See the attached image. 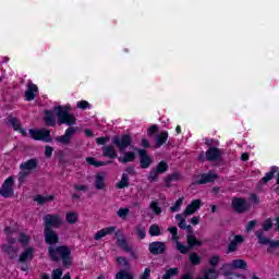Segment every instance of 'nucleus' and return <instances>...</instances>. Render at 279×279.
I'll use <instances>...</instances> for the list:
<instances>
[{"mask_svg":"<svg viewBox=\"0 0 279 279\" xmlns=\"http://www.w3.org/2000/svg\"><path fill=\"white\" fill-rule=\"evenodd\" d=\"M180 180V174L174 173V174H170L166 178L165 182H166V186H171L172 182H175Z\"/></svg>","mask_w":279,"mask_h":279,"instance_id":"a19ab883","label":"nucleus"},{"mask_svg":"<svg viewBox=\"0 0 279 279\" xmlns=\"http://www.w3.org/2000/svg\"><path fill=\"white\" fill-rule=\"evenodd\" d=\"M38 167V162L35 159H31L21 165V169L23 172L20 173V180H25L27 175H29L31 171H34Z\"/></svg>","mask_w":279,"mask_h":279,"instance_id":"1a4fd4ad","label":"nucleus"},{"mask_svg":"<svg viewBox=\"0 0 279 279\" xmlns=\"http://www.w3.org/2000/svg\"><path fill=\"white\" fill-rule=\"evenodd\" d=\"M34 258V247L29 246L22 252L20 255V263H25L27 260H32Z\"/></svg>","mask_w":279,"mask_h":279,"instance_id":"5701e85b","label":"nucleus"},{"mask_svg":"<svg viewBox=\"0 0 279 279\" xmlns=\"http://www.w3.org/2000/svg\"><path fill=\"white\" fill-rule=\"evenodd\" d=\"M169 138V133L167 132H161L157 137H156V143L158 147H161V145H165L167 143V140Z\"/></svg>","mask_w":279,"mask_h":279,"instance_id":"7c9ffc66","label":"nucleus"},{"mask_svg":"<svg viewBox=\"0 0 279 279\" xmlns=\"http://www.w3.org/2000/svg\"><path fill=\"white\" fill-rule=\"evenodd\" d=\"M46 125H56V117L53 116V112L46 111L44 117Z\"/></svg>","mask_w":279,"mask_h":279,"instance_id":"c756f323","label":"nucleus"},{"mask_svg":"<svg viewBox=\"0 0 279 279\" xmlns=\"http://www.w3.org/2000/svg\"><path fill=\"white\" fill-rule=\"evenodd\" d=\"M113 232H117V227H107L96 232L94 239L95 241H101L104 236H108V234H113Z\"/></svg>","mask_w":279,"mask_h":279,"instance_id":"a211bd4d","label":"nucleus"},{"mask_svg":"<svg viewBox=\"0 0 279 279\" xmlns=\"http://www.w3.org/2000/svg\"><path fill=\"white\" fill-rule=\"evenodd\" d=\"M278 173V167L274 166L270 171L268 173H266V175L264 178H262V182L264 184H267V182H269V180L274 179V174Z\"/></svg>","mask_w":279,"mask_h":279,"instance_id":"2f4dec72","label":"nucleus"},{"mask_svg":"<svg viewBox=\"0 0 279 279\" xmlns=\"http://www.w3.org/2000/svg\"><path fill=\"white\" fill-rule=\"evenodd\" d=\"M205 279H217V268H209L205 271Z\"/></svg>","mask_w":279,"mask_h":279,"instance_id":"79ce46f5","label":"nucleus"},{"mask_svg":"<svg viewBox=\"0 0 279 279\" xmlns=\"http://www.w3.org/2000/svg\"><path fill=\"white\" fill-rule=\"evenodd\" d=\"M136 158V153L134 151H125L123 154V156H120L119 157V162H122V163H128V162H133V160H135Z\"/></svg>","mask_w":279,"mask_h":279,"instance_id":"b1692460","label":"nucleus"},{"mask_svg":"<svg viewBox=\"0 0 279 279\" xmlns=\"http://www.w3.org/2000/svg\"><path fill=\"white\" fill-rule=\"evenodd\" d=\"M149 208L153 210L154 215L162 214V207H160V204H158L156 201L150 202Z\"/></svg>","mask_w":279,"mask_h":279,"instance_id":"72a5a7b5","label":"nucleus"},{"mask_svg":"<svg viewBox=\"0 0 279 279\" xmlns=\"http://www.w3.org/2000/svg\"><path fill=\"white\" fill-rule=\"evenodd\" d=\"M179 228H181V230H191V226H186V219L181 220V222H179Z\"/></svg>","mask_w":279,"mask_h":279,"instance_id":"052dcab7","label":"nucleus"},{"mask_svg":"<svg viewBox=\"0 0 279 279\" xmlns=\"http://www.w3.org/2000/svg\"><path fill=\"white\" fill-rule=\"evenodd\" d=\"M182 204H184V197L179 198L173 206L170 207V213H178L180 208H182Z\"/></svg>","mask_w":279,"mask_h":279,"instance_id":"4c0bfd02","label":"nucleus"},{"mask_svg":"<svg viewBox=\"0 0 279 279\" xmlns=\"http://www.w3.org/2000/svg\"><path fill=\"white\" fill-rule=\"evenodd\" d=\"M0 195L5 198L14 197V177L5 179L0 187Z\"/></svg>","mask_w":279,"mask_h":279,"instance_id":"39448f33","label":"nucleus"},{"mask_svg":"<svg viewBox=\"0 0 279 279\" xmlns=\"http://www.w3.org/2000/svg\"><path fill=\"white\" fill-rule=\"evenodd\" d=\"M76 108H80L81 110H86V108H90V104L86 100H81L76 104Z\"/></svg>","mask_w":279,"mask_h":279,"instance_id":"864d4df0","label":"nucleus"},{"mask_svg":"<svg viewBox=\"0 0 279 279\" xmlns=\"http://www.w3.org/2000/svg\"><path fill=\"white\" fill-rule=\"evenodd\" d=\"M112 143L119 151H125L132 145V137L130 135L114 136Z\"/></svg>","mask_w":279,"mask_h":279,"instance_id":"0eeeda50","label":"nucleus"},{"mask_svg":"<svg viewBox=\"0 0 279 279\" xmlns=\"http://www.w3.org/2000/svg\"><path fill=\"white\" fill-rule=\"evenodd\" d=\"M52 154H53V147L47 146L45 151L46 158H51Z\"/></svg>","mask_w":279,"mask_h":279,"instance_id":"bf43d9fd","label":"nucleus"},{"mask_svg":"<svg viewBox=\"0 0 279 279\" xmlns=\"http://www.w3.org/2000/svg\"><path fill=\"white\" fill-rule=\"evenodd\" d=\"M187 243L190 247H193L195 245H202V242H199L198 239L193 233L187 234Z\"/></svg>","mask_w":279,"mask_h":279,"instance_id":"f704fd0d","label":"nucleus"},{"mask_svg":"<svg viewBox=\"0 0 279 279\" xmlns=\"http://www.w3.org/2000/svg\"><path fill=\"white\" fill-rule=\"evenodd\" d=\"M102 156L111 159L117 158V149L114 148V146H105L102 148Z\"/></svg>","mask_w":279,"mask_h":279,"instance_id":"a878e982","label":"nucleus"},{"mask_svg":"<svg viewBox=\"0 0 279 279\" xmlns=\"http://www.w3.org/2000/svg\"><path fill=\"white\" fill-rule=\"evenodd\" d=\"M75 191H83L84 193H86V191H88V185H84V184H77L74 185Z\"/></svg>","mask_w":279,"mask_h":279,"instance_id":"13d9d810","label":"nucleus"},{"mask_svg":"<svg viewBox=\"0 0 279 279\" xmlns=\"http://www.w3.org/2000/svg\"><path fill=\"white\" fill-rule=\"evenodd\" d=\"M202 208V199H195L183 211V217H191V215H195L196 211Z\"/></svg>","mask_w":279,"mask_h":279,"instance_id":"f8f14e48","label":"nucleus"},{"mask_svg":"<svg viewBox=\"0 0 279 279\" xmlns=\"http://www.w3.org/2000/svg\"><path fill=\"white\" fill-rule=\"evenodd\" d=\"M108 141H110L108 137H98V138L96 140V143H97L98 145H106V143H108Z\"/></svg>","mask_w":279,"mask_h":279,"instance_id":"680f3d73","label":"nucleus"},{"mask_svg":"<svg viewBox=\"0 0 279 279\" xmlns=\"http://www.w3.org/2000/svg\"><path fill=\"white\" fill-rule=\"evenodd\" d=\"M255 227H256V221H254V220L250 221L246 226V232L254 230Z\"/></svg>","mask_w":279,"mask_h":279,"instance_id":"0e129e2a","label":"nucleus"},{"mask_svg":"<svg viewBox=\"0 0 279 279\" xmlns=\"http://www.w3.org/2000/svg\"><path fill=\"white\" fill-rule=\"evenodd\" d=\"M62 278V269L57 268L52 271V279H60Z\"/></svg>","mask_w":279,"mask_h":279,"instance_id":"5fc2aeb1","label":"nucleus"},{"mask_svg":"<svg viewBox=\"0 0 279 279\" xmlns=\"http://www.w3.org/2000/svg\"><path fill=\"white\" fill-rule=\"evenodd\" d=\"M205 156H206V160H209V161L219 160L221 156V151H219V149L215 147H211L206 151Z\"/></svg>","mask_w":279,"mask_h":279,"instance_id":"4be33fe9","label":"nucleus"},{"mask_svg":"<svg viewBox=\"0 0 279 279\" xmlns=\"http://www.w3.org/2000/svg\"><path fill=\"white\" fill-rule=\"evenodd\" d=\"M229 279H247V278H245V276L243 275L233 274V275H230Z\"/></svg>","mask_w":279,"mask_h":279,"instance_id":"69168bd1","label":"nucleus"},{"mask_svg":"<svg viewBox=\"0 0 279 279\" xmlns=\"http://www.w3.org/2000/svg\"><path fill=\"white\" fill-rule=\"evenodd\" d=\"M116 279H134V274L123 269L117 272Z\"/></svg>","mask_w":279,"mask_h":279,"instance_id":"473e14b6","label":"nucleus"},{"mask_svg":"<svg viewBox=\"0 0 279 279\" xmlns=\"http://www.w3.org/2000/svg\"><path fill=\"white\" fill-rule=\"evenodd\" d=\"M128 186H130V177L123 173L120 182L117 183V189H125Z\"/></svg>","mask_w":279,"mask_h":279,"instance_id":"c85d7f7f","label":"nucleus"},{"mask_svg":"<svg viewBox=\"0 0 279 279\" xmlns=\"http://www.w3.org/2000/svg\"><path fill=\"white\" fill-rule=\"evenodd\" d=\"M69 107H54V112L59 123H64L65 125H75V117L69 113Z\"/></svg>","mask_w":279,"mask_h":279,"instance_id":"f03ea898","label":"nucleus"},{"mask_svg":"<svg viewBox=\"0 0 279 279\" xmlns=\"http://www.w3.org/2000/svg\"><path fill=\"white\" fill-rule=\"evenodd\" d=\"M158 131V126L157 125H153L148 129V134L151 135L154 134L155 132Z\"/></svg>","mask_w":279,"mask_h":279,"instance_id":"338daca9","label":"nucleus"},{"mask_svg":"<svg viewBox=\"0 0 279 279\" xmlns=\"http://www.w3.org/2000/svg\"><path fill=\"white\" fill-rule=\"evenodd\" d=\"M9 123L14 130H17L22 136H25V134H27V131H25V129H21V121H19V119L9 118Z\"/></svg>","mask_w":279,"mask_h":279,"instance_id":"393cba45","label":"nucleus"},{"mask_svg":"<svg viewBox=\"0 0 279 279\" xmlns=\"http://www.w3.org/2000/svg\"><path fill=\"white\" fill-rule=\"evenodd\" d=\"M80 219V214L75 211H69L65 214V221L70 225H74Z\"/></svg>","mask_w":279,"mask_h":279,"instance_id":"bb28decb","label":"nucleus"},{"mask_svg":"<svg viewBox=\"0 0 279 279\" xmlns=\"http://www.w3.org/2000/svg\"><path fill=\"white\" fill-rule=\"evenodd\" d=\"M199 221H202V218H201L199 216H194V217L191 219L192 226H197V225H199Z\"/></svg>","mask_w":279,"mask_h":279,"instance_id":"e2e57ef3","label":"nucleus"},{"mask_svg":"<svg viewBox=\"0 0 279 279\" xmlns=\"http://www.w3.org/2000/svg\"><path fill=\"white\" fill-rule=\"evenodd\" d=\"M53 199H56V196L53 195H49V196H43V195H37L35 196V202H37V204H48V202H53Z\"/></svg>","mask_w":279,"mask_h":279,"instance_id":"cd10ccee","label":"nucleus"},{"mask_svg":"<svg viewBox=\"0 0 279 279\" xmlns=\"http://www.w3.org/2000/svg\"><path fill=\"white\" fill-rule=\"evenodd\" d=\"M37 94H38V86H36V84L34 83H29L25 92L26 101H34L36 99Z\"/></svg>","mask_w":279,"mask_h":279,"instance_id":"f3484780","label":"nucleus"},{"mask_svg":"<svg viewBox=\"0 0 279 279\" xmlns=\"http://www.w3.org/2000/svg\"><path fill=\"white\" fill-rule=\"evenodd\" d=\"M245 239H243L242 235H235L234 239L229 243L228 254L236 252V250H239V245H241V243H243Z\"/></svg>","mask_w":279,"mask_h":279,"instance_id":"6ab92c4d","label":"nucleus"},{"mask_svg":"<svg viewBox=\"0 0 279 279\" xmlns=\"http://www.w3.org/2000/svg\"><path fill=\"white\" fill-rule=\"evenodd\" d=\"M2 252L8 254L10 258H16V254H19V245L16 244V239L9 238L7 244L1 245Z\"/></svg>","mask_w":279,"mask_h":279,"instance_id":"7ed1b4c3","label":"nucleus"},{"mask_svg":"<svg viewBox=\"0 0 279 279\" xmlns=\"http://www.w3.org/2000/svg\"><path fill=\"white\" fill-rule=\"evenodd\" d=\"M178 274H180V270L178 268H170L162 276V279H171L173 278V276H178Z\"/></svg>","mask_w":279,"mask_h":279,"instance_id":"c9c22d12","label":"nucleus"},{"mask_svg":"<svg viewBox=\"0 0 279 279\" xmlns=\"http://www.w3.org/2000/svg\"><path fill=\"white\" fill-rule=\"evenodd\" d=\"M31 240H32V239L29 238V235H27V234H25V233H22V234H20V236H19V242H20L21 245H23V246L28 245Z\"/></svg>","mask_w":279,"mask_h":279,"instance_id":"09e8293b","label":"nucleus"},{"mask_svg":"<svg viewBox=\"0 0 279 279\" xmlns=\"http://www.w3.org/2000/svg\"><path fill=\"white\" fill-rule=\"evenodd\" d=\"M167 169H169V166H167V162H165V161L159 162V165L156 168L157 172H159V173H165V171H167Z\"/></svg>","mask_w":279,"mask_h":279,"instance_id":"603ef678","label":"nucleus"},{"mask_svg":"<svg viewBox=\"0 0 279 279\" xmlns=\"http://www.w3.org/2000/svg\"><path fill=\"white\" fill-rule=\"evenodd\" d=\"M150 276H151V270L149 268H146L143 275L140 277V279H149Z\"/></svg>","mask_w":279,"mask_h":279,"instance_id":"4d7b16f0","label":"nucleus"},{"mask_svg":"<svg viewBox=\"0 0 279 279\" xmlns=\"http://www.w3.org/2000/svg\"><path fill=\"white\" fill-rule=\"evenodd\" d=\"M94 185L97 191L106 189V172H98L94 177Z\"/></svg>","mask_w":279,"mask_h":279,"instance_id":"4468645a","label":"nucleus"},{"mask_svg":"<svg viewBox=\"0 0 279 279\" xmlns=\"http://www.w3.org/2000/svg\"><path fill=\"white\" fill-rule=\"evenodd\" d=\"M136 234L138 239H145L147 236V231L145 230V227L138 225L136 228Z\"/></svg>","mask_w":279,"mask_h":279,"instance_id":"37998d69","label":"nucleus"},{"mask_svg":"<svg viewBox=\"0 0 279 279\" xmlns=\"http://www.w3.org/2000/svg\"><path fill=\"white\" fill-rule=\"evenodd\" d=\"M272 227H274V223L271 222V219L266 220V221L264 222V226H263V228H264V230H265L266 232L269 231V230H271Z\"/></svg>","mask_w":279,"mask_h":279,"instance_id":"6e6d98bb","label":"nucleus"},{"mask_svg":"<svg viewBox=\"0 0 279 279\" xmlns=\"http://www.w3.org/2000/svg\"><path fill=\"white\" fill-rule=\"evenodd\" d=\"M222 272L225 274V276H230V272L228 271L229 269H243L246 270L247 269V262H245L244 259H233L231 263L228 264H223L222 265Z\"/></svg>","mask_w":279,"mask_h":279,"instance_id":"20e7f679","label":"nucleus"},{"mask_svg":"<svg viewBox=\"0 0 279 279\" xmlns=\"http://www.w3.org/2000/svg\"><path fill=\"white\" fill-rule=\"evenodd\" d=\"M221 262V257L219 255H214L209 258V265H211L213 269H217V265Z\"/></svg>","mask_w":279,"mask_h":279,"instance_id":"a18cd8bd","label":"nucleus"},{"mask_svg":"<svg viewBox=\"0 0 279 279\" xmlns=\"http://www.w3.org/2000/svg\"><path fill=\"white\" fill-rule=\"evenodd\" d=\"M148 234H150V236H160V226L151 225Z\"/></svg>","mask_w":279,"mask_h":279,"instance_id":"58836bf2","label":"nucleus"},{"mask_svg":"<svg viewBox=\"0 0 279 279\" xmlns=\"http://www.w3.org/2000/svg\"><path fill=\"white\" fill-rule=\"evenodd\" d=\"M270 247H279V240L277 241H270L269 242Z\"/></svg>","mask_w":279,"mask_h":279,"instance_id":"774afa93","label":"nucleus"},{"mask_svg":"<svg viewBox=\"0 0 279 279\" xmlns=\"http://www.w3.org/2000/svg\"><path fill=\"white\" fill-rule=\"evenodd\" d=\"M44 222L46 228H60L62 226V218L59 215H46Z\"/></svg>","mask_w":279,"mask_h":279,"instance_id":"9d476101","label":"nucleus"},{"mask_svg":"<svg viewBox=\"0 0 279 279\" xmlns=\"http://www.w3.org/2000/svg\"><path fill=\"white\" fill-rule=\"evenodd\" d=\"M44 234L48 245H56L58 243V235L51 228H45Z\"/></svg>","mask_w":279,"mask_h":279,"instance_id":"dca6fc26","label":"nucleus"},{"mask_svg":"<svg viewBox=\"0 0 279 279\" xmlns=\"http://www.w3.org/2000/svg\"><path fill=\"white\" fill-rule=\"evenodd\" d=\"M118 217H120V219H128V216L130 215V208L125 207V208H120L117 211Z\"/></svg>","mask_w":279,"mask_h":279,"instance_id":"49530a36","label":"nucleus"},{"mask_svg":"<svg viewBox=\"0 0 279 279\" xmlns=\"http://www.w3.org/2000/svg\"><path fill=\"white\" fill-rule=\"evenodd\" d=\"M148 250L150 254H162L165 252V243L162 242H153L149 244Z\"/></svg>","mask_w":279,"mask_h":279,"instance_id":"aec40b11","label":"nucleus"},{"mask_svg":"<svg viewBox=\"0 0 279 279\" xmlns=\"http://www.w3.org/2000/svg\"><path fill=\"white\" fill-rule=\"evenodd\" d=\"M31 137L34 138V141H44L45 143H51V132L46 129L40 130H29Z\"/></svg>","mask_w":279,"mask_h":279,"instance_id":"423d86ee","label":"nucleus"},{"mask_svg":"<svg viewBox=\"0 0 279 279\" xmlns=\"http://www.w3.org/2000/svg\"><path fill=\"white\" fill-rule=\"evenodd\" d=\"M86 162H87L88 165H92V167H106V162H104V161H97V160H95V158H93V157H87V158H86Z\"/></svg>","mask_w":279,"mask_h":279,"instance_id":"ea45409f","label":"nucleus"},{"mask_svg":"<svg viewBox=\"0 0 279 279\" xmlns=\"http://www.w3.org/2000/svg\"><path fill=\"white\" fill-rule=\"evenodd\" d=\"M160 174V172L156 169H153L148 175V181L149 182H156V180H158V175Z\"/></svg>","mask_w":279,"mask_h":279,"instance_id":"3c124183","label":"nucleus"},{"mask_svg":"<svg viewBox=\"0 0 279 279\" xmlns=\"http://www.w3.org/2000/svg\"><path fill=\"white\" fill-rule=\"evenodd\" d=\"M190 262L193 265H199L202 263V257L197 255V253H191L190 254Z\"/></svg>","mask_w":279,"mask_h":279,"instance_id":"de8ad7c7","label":"nucleus"},{"mask_svg":"<svg viewBox=\"0 0 279 279\" xmlns=\"http://www.w3.org/2000/svg\"><path fill=\"white\" fill-rule=\"evenodd\" d=\"M256 236L259 240V243L262 245H269V243H271V241H269V239L265 238V235H263V231H257L256 232Z\"/></svg>","mask_w":279,"mask_h":279,"instance_id":"c03bdc74","label":"nucleus"},{"mask_svg":"<svg viewBox=\"0 0 279 279\" xmlns=\"http://www.w3.org/2000/svg\"><path fill=\"white\" fill-rule=\"evenodd\" d=\"M168 231L170 232V234L172 235V241L175 243L177 245V250L181 253V254H187L189 252V246L182 244L180 242V236H178V227H170L168 229Z\"/></svg>","mask_w":279,"mask_h":279,"instance_id":"6e6552de","label":"nucleus"},{"mask_svg":"<svg viewBox=\"0 0 279 279\" xmlns=\"http://www.w3.org/2000/svg\"><path fill=\"white\" fill-rule=\"evenodd\" d=\"M48 254L52 260H62L63 267H71L73 259L69 246H49Z\"/></svg>","mask_w":279,"mask_h":279,"instance_id":"f257e3e1","label":"nucleus"},{"mask_svg":"<svg viewBox=\"0 0 279 279\" xmlns=\"http://www.w3.org/2000/svg\"><path fill=\"white\" fill-rule=\"evenodd\" d=\"M217 180V173L209 172L201 177V180L196 181V184H208V182H215Z\"/></svg>","mask_w":279,"mask_h":279,"instance_id":"412c9836","label":"nucleus"},{"mask_svg":"<svg viewBox=\"0 0 279 279\" xmlns=\"http://www.w3.org/2000/svg\"><path fill=\"white\" fill-rule=\"evenodd\" d=\"M77 132V128H69L65 130L64 135L58 136L56 141L58 143H62L63 145H69L71 143V138H73V135Z\"/></svg>","mask_w":279,"mask_h":279,"instance_id":"9b49d317","label":"nucleus"},{"mask_svg":"<svg viewBox=\"0 0 279 279\" xmlns=\"http://www.w3.org/2000/svg\"><path fill=\"white\" fill-rule=\"evenodd\" d=\"M232 206L235 213H245L250 208V205L243 198H233Z\"/></svg>","mask_w":279,"mask_h":279,"instance_id":"2eb2a0df","label":"nucleus"},{"mask_svg":"<svg viewBox=\"0 0 279 279\" xmlns=\"http://www.w3.org/2000/svg\"><path fill=\"white\" fill-rule=\"evenodd\" d=\"M135 149L140 154V163L142 169H149V166L151 165V157L148 156L147 150L138 148Z\"/></svg>","mask_w":279,"mask_h":279,"instance_id":"ddd939ff","label":"nucleus"},{"mask_svg":"<svg viewBox=\"0 0 279 279\" xmlns=\"http://www.w3.org/2000/svg\"><path fill=\"white\" fill-rule=\"evenodd\" d=\"M118 245L121 247L124 252H130V244H128V240L125 238H119L118 239Z\"/></svg>","mask_w":279,"mask_h":279,"instance_id":"e433bc0d","label":"nucleus"},{"mask_svg":"<svg viewBox=\"0 0 279 279\" xmlns=\"http://www.w3.org/2000/svg\"><path fill=\"white\" fill-rule=\"evenodd\" d=\"M118 265H121L122 267H126V269H130V262L125 257H118L117 259Z\"/></svg>","mask_w":279,"mask_h":279,"instance_id":"8fccbe9b","label":"nucleus"}]
</instances>
